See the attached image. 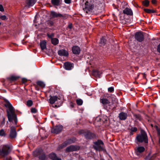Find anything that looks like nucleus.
<instances>
[{"label": "nucleus", "instance_id": "4be33fe9", "mask_svg": "<svg viewBox=\"0 0 160 160\" xmlns=\"http://www.w3.org/2000/svg\"><path fill=\"white\" fill-rule=\"evenodd\" d=\"M62 2V0H51L52 4L54 6L60 5Z\"/></svg>", "mask_w": 160, "mask_h": 160}, {"label": "nucleus", "instance_id": "ddd939ff", "mask_svg": "<svg viewBox=\"0 0 160 160\" xmlns=\"http://www.w3.org/2000/svg\"><path fill=\"white\" fill-rule=\"evenodd\" d=\"M72 52L75 54H79L81 52V49L79 47L77 46H74L72 48Z\"/></svg>", "mask_w": 160, "mask_h": 160}, {"label": "nucleus", "instance_id": "37998d69", "mask_svg": "<svg viewBox=\"0 0 160 160\" xmlns=\"http://www.w3.org/2000/svg\"><path fill=\"white\" fill-rule=\"evenodd\" d=\"M0 11L3 12L4 11V9L2 5H0Z\"/></svg>", "mask_w": 160, "mask_h": 160}, {"label": "nucleus", "instance_id": "09e8293b", "mask_svg": "<svg viewBox=\"0 0 160 160\" xmlns=\"http://www.w3.org/2000/svg\"><path fill=\"white\" fill-rule=\"evenodd\" d=\"M27 81V80L25 78H22V82L23 83H25Z\"/></svg>", "mask_w": 160, "mask_h": 160}, {"label": "nucleus", "instance_id": "f3484780", "mask_svg": "<svg viewBox=\"0 0 160 160\" xmlns=\"http://www.w3.org/2000/svg\"><path fill=\"white\" fill-rule=\"evenodd\" d=\"M127 117V113L123 112H122L119 114V119L121 120H125Z\"/></svg>", "mask_w": 160, "mask_h": 160}, {"label": "nucleus", "instance_id": "7ed1b4c3", "mask_svg": "<svg viewBox=\"0 0 160 160\" xmlns=\"http://www.w3.org/2000/svg\"><path fill=\"white\" fill-rule=\"evenodd\" d=\"M33 156L34 157H38L39 159L41 160H44L45 156L42 149L39 148L37 149L32 152Z\"/></svg>", "mask_w": 160, "mask_h": 160}, {"label": "nucleus", "instance_id": "423d86ee", "mask_svg": "<svg viewBox=\"0 0 160 160\" xmlns=\"http://www.w3.org/2000/svg\"><path fill=\"white\" fill-rule=\"evenodd\" d=\"M93 148L96 150L101 151L104 149V145L103 142L101 140H98L94 142Z\"/></svg>", "mask_w": 160, "mask_h": 160}, {"label": "nucleus", "instance_id": "c9c22d12", "mask_svg": "<svg viewBox=\"0 0 160 160\" xmlns=\"http://www.w3.org/2000/svg\"><path fill=\"white\" fill-rule=\"evenodd\" d=\"M134 116L137 119L141 120L142 119L141 116L139 114H134Z\"/></svg>", "mask_w": 160, "mask_h": 160}, {"label": "nucleus", "instance_id": "c03bdc74", "mask_svg": "<svg viewBox=\"0 0 160 160\" xmlns=\"http://www.w3.org/2000/svg\"><path fill=\"white\" fill-rule=\"evenodd\" d=\"M71 0H64L66 4H70L71 3Z\"/></svg>", "mask_w": 160, "mask_h": 160}, {"label": "nucleus", "instance_id": "a878e982", "mask_svg": "<svg viewBox=\"0 0 160 160\" xmlns=\"http://www.w3.org/2000/svg\"><path fill=\"white\" fill-rule=\"evenodd\" d=\"M51 42L52 44H53L54 45H56L58 43L59 41L57 38H52L51 40Z\"/></svg>", "mask_w": 160, "mask_h": 160}, {"label": "nucleus", "instance_id": "f704fd0d", "mask_svg": "<svg viewBox=\"0 0 160 160\" xmlns=\"http://www.w3.org/2000/svg\"><path fill=\"white\" fill-rule=\"evenodd\" d=\"M47 24L49 26H51L53 25V24H54L53 22L52 21L48 20V21H47Z\"/></svg>", "mask_w": 160, "mask_h": 160}, {"label": "nucleus", "instance_id": "4c0bfd02", "mask_svg": "<svg viewBox=\"0 0 160 160\" xmlns=\"http://www.w3.org/2000/svg\"><path fill=\"white\" fill-rule=\"evenodd\" d=\"M114 88L113 87H110L108 88V92H112L114 91Z\"/></svg>", "mask_w": 160, "mask_h": 160}, {"label": "nucleus", "instance_id": "b1692460", "mask_svg": "<svg viewBox=\"0 0 160 160\" xmlns=\"http://www.w3.org/2000/svg\"><path fill=\"white\" fill-rule=\"evenodd\" d=\"M46 42L45 40L41 41L40 43V46L42 50H43L46 48Z\"/></svg>", "mask_w": 160, "mask_h": 160}, {"label": "nucleus", "instance_id": "1a4fd4ad", "mask_svg": "<svg viewBox=\"0 0 160 160\" xmlns=\"http://www.w3.org/2000/svg\"><path fill=\"white\" fill-rule=\"evenodd\" d=\"M63 127L62 125H56L51 129V132L52 133L58 134L60 133L62 130Z\"/></svg>", "mask_w": 160, "mask_h": 160}, {"label": "nucleus", "instance_id": "e433bc0d", "mask_svg": "<svg viewBox=\"0 0 160 160\" xmlns=\"http://www.w3.org/2000/svg\"><path fill=\"white\" fill-rule=\"evenodd\" d=\"M5 133L3 129H2L0 130V136H5Z\"/></svg>", "mask_w": 160, "mask_h": 160}, {"label": "nucleus", "instance_id": "5701e85b", "mask_svg": "<svg viewBox=\"0 0 160 160\" xmlns=\"http://www.w3.org/2000/svg\"><path fill=\"white\" fill-rule=\"evenodd\" d=\"M36 0H29L26 1V3L29 7L32 6L36 2Z\"/></svg>", "mask_w": 160, "mask_h": 160}, {"label": "nucleus", "instance_id": "79ce46f5", "mask_svg": "<svg viewBox=\"0 0 160 160\" xmlns=\"http://www.w3.org/2000/svg\"><path fill=\"white\" fill-rule=\"evenodd\" d=\"M137 130V129L136 127H133L131 128V131L132 132H136Z\"/></svg>", "mask_w": 160, "mask_h": 160}, {"label": "nucleus", "instance_id": "dca6fc26", "mask_svg": "<svg viewBox=\"0 0 160 160\" xmlns=\"http://www.w3.org/2000/svg\"><path fill=\"white\" fill-rule=\"evenodd\" d=\"M123 13L128 15H132L133 12L132 11L130 8H125L123 11Z\"/></svg>", "mask_w": 160, "mask_h": 160}, {"label": "nucleus", "instance_id": "9d476101", "mask_svg": "<svg viewBox=\"0 0 160 160\" xmlns=\"http://www.w3.org/2000/svg\"><path fill=\"white\" fill-rule=\"evenodd\" d=\"M135 39L139 42H142L144 39L143 33L141 32H137L135 35Z\"/></svg>", "mask_w": 160, "mask_h": 160}, {"label": "nucleus", "instance_id": "ea45409f", "mask_svg": "<svg viewBox=\"0 0 160 160\" xmlns=\"http://www.w3.org/2000/svg\"><path fill=\"white\" fill-rule=\"evenodd\" d=\"M47 36L48 37L52 39V38H52L54 37V34L53 33H52L51 34H47Z\"/></svg>", "mask_w": 160, "mask_h": 160}, {"label": "nucleus", "instance_id": "39448f33", "mask_svg": "<svg viewBox=\"0 0 160 160\" xmlns=\"http://www.w3.org/2000/svg\"><path fill=\"white\" fill-rule=\"evenodd\" d=\"M94 8V5L86 1L84 7L83 8L84 12L86 14H90Z\"/></svg>", "mask_w": 160, "mask_h": 160}, {"label": "nucleus", "instance_id": "aec40b11", "mask_svg": "<svg viewBox=\"0 0 160 160\" xmlns=\"http://www.w3.org/2000/svg\"><path fill=\"white\" fill-rule=\"evenodd\" d=\"M84 133L85 137L87 139H91L93 137V134L89 131H87Z\"/></svg>", "mask_w": 160, "mask_h": 160}, {"label": "nucleus", "instance_id": "2f4dec72", "mask_svg": "<svg viewBox=\"0 0 160 160\" xmlns=\"http://www.w3.org/2000/svg\"><path fill=\"white\" fill-rule=\"evenodd\" d=\"M33 104V102L31 100H28L27 102V105L28 107H31Z\"/></svg>", "mask_w": 160, "mask_h": 160}, {"label": "nucleus", "instance_id": "a19ab883", "mask_svg": "<svg viewBox=\"0 0 160 160\" xmlns=\"http://www.w3.org/2000/svg\"><path fill=\"white\" fill-rule=\"evenodd\" d=\"M31 110V112L33 113H35L37 112V110L35 108H32Z\"/></svg>", "mask_w": 160, "mask_h": 160}, {"label": "nucleus", "instance_id": "6e6d98bb", "mask_svg": "<svg viewBox=\"0 0 160 160\" xmlns=\"http://www.w3.org/2000/svg\"><path fill=\"white\" fill-rule=\"evenodd\" d=\"M136 68H137V69H138V67H136Z\"/></svg>", "mask_w": 160, "mask_h": 160}, {"label": "nucleus", "instance_id": "2eb2a0df", "mask_svg": "<svg viewBox=\"0 0 160 160\" xmlns=\"http://www.w3.org/2000/svg\"><path fill=\"white\" fill-rule=\"evenodd\" d=\"M105 95H103L100 99V102L103 104H109L110 103V102L107 99L105 98Z\"/></svg>", "mask_w": 160, "mask_h": 160}, {"label": "nucleus", "instance_id": "a18cd8bd", "mask_svg": "<svg viewBox=\"0 0 160 160\" xmlns=\"http://www.w3.org/2000/svg\"><path fill=\"white\" fill-rule=\"evenodd\" d=\"M157 51L158 52L160 53V43L157 47Z\"/></svg>", "mask_w": 160, "mask_h": 160}, {"label": "nucleus", "instance_id": "20e7f679", "mask_svg": "<svg viewBox=\"0 0 160 160\" xmlns=\"http://www.w3.org/2000/svg\"><path fill=\"white\" fill-rule=\"evenodd\" d=\"M137 138L139 142H144L145 143H148L147 134L143 130L141 131V134L137 136Z\"/></svg>", "mask_w": 160, "mask_h": 160}, {"label": "nucleus", "instance_id": "7c9ffc66", "mask_svg": "<svg viewBox=\"0 0 160 160\" xmlns=\"http://www.w3.org/2000/svg\"><path fill=\"white\" fill-rule=\"evenodd\" d=\"M144 11L148 13H153L155 12V11L154 10L148 9H144Z\"/></svg>", "mask_w": 160, "mask_h": 160}, {"label": "nucleus", "instance_id": "a211bd4d", "mask_svg": "<svg viewBox=\"0 0 160 160\" xmlns=\"http://www.w3.org/2000/svg\"><path fill=\"white\" fill-rule=\"evenodd\" d=\"M58 99H60L56 96H50V98L49 99V102L51 104H53L55 103V102L57 101Z\"/></svg>", "mask_w": 160, "mask_h": 160}, {"label": "nucleus", "instance_id": "c756f323", "mask_svg": "<svg viewBox=\"0 0 160 160\" xmlns=\"http://www.w3.org/2000/svg\"><path fill=\"white\" fill-rule=\"evenodd\" d=\"M106 41V40L103 37H102L101 38L100 42V44L102 46L104 45L105 44Z\"/></svg>", "mask_w": 160, "mask_h": 160}, {"label": "nucleus", "instance_id": "603ef678", "mask_svg": "<svg viewBox=\"0 0 160 160\" xmlns=\"http://www.w3.org/2000/svg\"><path fill=\"white\" fill-rule=\"evenodd\" d=\"M71 107L72 108L74 107V104L73 103L71 102L70 105Z\"/></svg>", "mask_w": 160, "mask_h": 160}, {"label": "nucleus", "instance_id": "8fccbe9b", "mask_svg": "<svg viewBox=\"0 0 160 160\" xmlns=\"http://www.w3.org/2000/svg\"><path fill=\"white\" fill-rule=\"evenodd\" d=\"M156 0H152V4H154L156 3Z\"/></svg>", "mask_w": 160, "mask_h": 160}, {"label": "nucleus", "instance_id": "72a5a7b5", "mask_svg": "<svg viewBox=\"0 0 160 160\" xmlns=\"http://www.w3.org/2000/svg\"><path fill=\"white\" fill-rule=\"evenodd\" d=\"M99 72L98 70L93 71L92 72L93 74L96 77H99Z\"/></svg>", "mask_w": 160, "mask_h": 160}, {"label": "nucleus", "instance_id": "bb28decb", "mask_svg": "<svg viewBox=\"0 0 160 160\" xmlns=\"http://www.w3.org/2000/svg\"><path fill=\"white\" fill-rule=\"evenodd\" d=\"M19 77L17 76H12L8 78V79L11 81H15L17 80Z\"/></svg>", "mask_w": 160, "mask_h": 160}, {"label": "nucleus", "instance_id": "473e14b6", "mask_svg": "<svg viewBox=\"0 0 160 160\" xmlns=\"http://www.w3.org/2000/svg\"><path fill=\"white\" fill-rule=\"evenodd\" d=\"M149 2L148 0H145L142 2L143 5L146 7H147L148 6L149 4Z\"/></svg>", "mask_w": 160, "mask_h": 160}, {"label": "nucleus", "instance_id": "412c9836", "mask_svg": "<svg viewBox=\"0 0 160 160\" xmlns=\"http://www.w3.org/2000/svg\"><path fill=\"white\" fill-rule=\"evenodd\" d=\"M52 16L54 17H59L62 18L63 19L66 18V16L65 15H63L60 13H58L55 12H52Z\"/></svg>", "mask_w": 160, "mask_h": 160}, {"label": "nucleus", "instance_id": "58836bf2", "mask_svg": "<svg viewBox=\"0 0 160 160\" xmlns=\"http://www.w3.org/2000/svg\"><path fill=\"white\" fill-rule=\"evenodd\" d=\"M0 18L2 20H5L7 19V17L5 15H2L0 17Z\"/></svg>", "mask_w": 160, "mask_h": 160}, {"label": "nucleus", "instance_id": "393cba45", "mask_svg": "<svg viewBox=\"0 0 160 160\" xmlns=\"http://www.w3.org/2000/svg\"><path fill=\"white\" fill-rule=\"evenodd\" d=\"M145 149L143 147H139L137 148V153H141L144 151Z\"/></svg>", "mask_w": 160, "mask_h": 160}, {"label": "nucleus", "instance_id": "864d4df0", "mask_svg": "<svg viewBox=\"0 0 160 160\" xmlns=\"http://www.w3.org/2000/svg\"><path fill=\"white\" fill-rule=\"evenodd\" d=\"M5 160H11L10 158H6Z\"/></svg>", "mask_w": 160, "mask_h": 160}, {"label": "nucleus", "instance_id": "f8f14e48", "mask_svg": "<svg viewBox=\"0 0 160 160\" xmlns=\"http://www.w3.org/2000/svg\"><path fill=\"white\" fill-rule=\"evenodd\" d=\"M64 67L66 70H70L73 68L74 64L73 63L67 62L64 63Z\"/></svg>", "mask_w": 160, "mask_h": 160}, {"label": "nucleus", "instance_id": "c85d7f7f", "mask_svg": "<svg viewBox=\"0 0 160 160\" xmlns=\"http://www.w3.org/2000/svg\"><path fill=\"white\" fill-rule=\"evenodd\" d=\"M76 102L77 104L78 105H81L83 103L82 100L81 99H77L76 100Z\"/></svg>", "mask_w": 160, "mask_h": 160}, {"label": "nucleus", "instance_id": "0eeeda50", "mask_svg": "<svg viewBox=\"0 0 160 160\" xmlns=\"http://www.w3.org/2000/svg\"><path fill=\"white\" fill-rule=\"evenodd\" d=\"M75 141L76 139L74 138L68 139L65 141L63 143L59 146L58 147V148L59 149H62L66 147L68 144L74 142Z\"/></svg>", "mask_w": 160, "mask_h": 160}, {"label": "nucleus", "instance_id": "f257e3e1", "mask_svg": "<svg viewBox=\"0 0 160 160\" xmlns=\"http://www.w3.org/2000/svg\"><path fill=\"white\" fill-rule=\"evenodd\" d=\"M6 106L8 108L9 112H8L7 115L9 122L12 123L11 125H16L17 122V119L16 115L14 113L13 108L9 102H7Z\"/></svg>", "mask_w": 160, "mask_h": 160}, {"label": "nucleus", "instance_id": "6e6552de", "mask_svg": "<svg viewBox=\"0 0 160 160\" xmlns=\"http://www.w3.org/2000/svg\"><path fill=\"white\" fill-rule=\"evenodd\" d=\"M80 147L78 145H70L67 147L65 150V152H70L73 151H75L80 149Z\"/></svg>", "mask_w": 160, "mask_h": 160}, {"label": "nucleus", "instance_id": "4468645a", "mask_svg": "<svg viewBox=\"0 0 160 160\" xmlns=\"http://www.w3.org/2000/svg\"><path fill=\"white\" fill-rule=\"evenodd\" d=\"M58 54L60 56L67 57L68 55V53L65 49H62L58 51Z\"/></svg>", "mask_w": 160, "mask_h": 160}, {"label": "nucleus", "instance_id": "cd10ccee", "mask_svg": "<svg viewBox=\"0 0 160 160\" xmlns=\"http://www.w3.org/2000/svg\"><path fill=\"white\" fill-rule=\"evenodd\" d=\"M37 85L43 88L45 87V84L43 82L40 81L37 82Z\"/></svg>", "mask_w": 160, "mask_h": 160}, {"label": "nucleus", "instance_id": "4d7b16f0", "mask_svg": "<svg viewBox=\"0 0 160 160\" xmlns=\"http://www.w3.org/2000/svg\"><path fill=\"white\" fill-rule=\"evenodd\" d=\"M1 24V23L0 22V25Z\"/></svg>", "mask_w": 160, "mask_h": 160}, {"label": "nucleus", "instance_id": "9b49d317", "mask_svg": "<svg viewBox=\"0 0 160 160\" xmlns=\"http://www.w3.org/2000/svg\"><path fill=\"white\" fill-rule=\"evenodd\" d=\"M10 131L9 134V136L11 138H13L16 137L17 132L15 127L10 126Z\"/></svg>", "mask_w": 160, "mask_h": 160}, {"label": "nucleus", "instance_id": "49530a36", "mask_svg": "<svg viewBox=\"0 0 160 160\" xmlns=\"http://www.w3.org/2000/svg\"><path fill=\"white\" fill-rule=\"evenodd\" d=\"M68 28L70 29H71L72 28V23H70L69 24L68 26Z\"/></svg>", "mask_w": 160, "mask_h": 160}, {"label": "nucleus", "instance_id": "de8ad7c7", "mask_svg": "<svg viewBox=\"0 0 160 160\" xmlns=\"http://www.w3.org/2000/svg\"><path fill=\"white\" fill-rule=\"evenodd\" d=\"M158 135V137L160 136V129H158L157 130Z\"/></svg>", "mask_w": 160, "mask_h": 160}, {"label": "nucleus", "instance_id": "f03ea898", "mask_svg": "<svg viewBox=\"0 0 160 160\" xmlns=\"http://www.w3.org/2000/svg\"><path fill=\"white\" fill-rule=\"evenodd\" d=\"M0 150V156L4 157L8 155L11 151V147L8 145H2Z\"/></svg>", "mask_w": 160, "mask_h": 160}, {"label": "nucleus", "instance_id": "3c124183", "mask_svg": "<svg viewBox=\"0 0 160 160\" xmlns=\"http://www.w3.org/2000/svg\"><path fill=\"white\" fill-rule=\"evenodd\" d=\"M35 88L37 90H39V88H38V87L37 86H35Z\"/></svg>", "mask_w": 160, "mask_h": 160}, {"label": "nucleus", "instance_id": "6ab92c4d", "mask_svg": "<svg viewBox=\"0 0 160 160\" xmlns=\"http://www.w3.org/2000/svg\"><path fill=\"white\" fill-rule=\"evenodd\" d=\"M49 157L52 160H62L61 158L58 157L56 154L54 153H50Z\"/></svg>", "mask_w": 160, "mask_h": 160}, {"label": "nucleus", "instance_id": "5fc2aeb1", "mask_svg": "<svg viewBox=\"0 0 160 160\" xmlns=\"http://www.w3.org/2000/svg\"><path fill=\"white\" fill-rule=\"evenodd\" d=\"M158 137H159V143H160V136Z\"/></svg>", "mask_w": 160, "mask_h": 160}]
</instances>
